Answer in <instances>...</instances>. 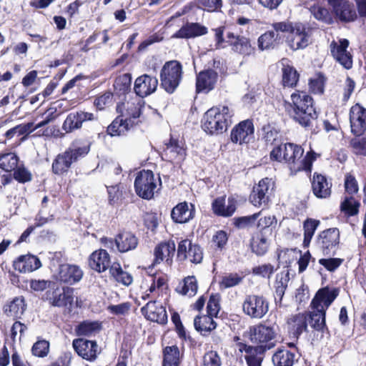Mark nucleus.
<instances>
[{
    "instance_id": "nucleus-1",
    "label": "nucleus",
    "mask_w": 366,
    "mask_h": 366,
    "mask_svg": "<svg viewBox=\"0 0 366 366\" xmlns=\"http://www.w3.org/2000/svg\"><path fill=\"white\" fill-rule=\"evenodd\" d=\"M246 333L250 342L255 345L237 342L239 352H244V356L261 355L263 357L267 351L273 349L277 345V332L274 325H267L264 321L249 326Z\"/></svg>"
},
{
    "instance_id": "nucleus-2",
    "label": "nucleus",
    "mask_w": 366,
    "mask_h": 366,
    "mask_svg": "<svg viewBox=\"0 0 366 366\" xmlns=\"http://www.w3.org/2000/svg\"><path fill=\"white\" fill-rule=\"evenodd\" d=\"M144 102L141 100L118 104L117 112L119 114L107 126V134L112 137L127 136L144 122Z\"/></svg>"
},
{
    "instance_id": "nucleus-3",
    "label": "nucleus",
    "mask_w": 366,
    "mask_h": 366,
    "mask_svg": "<svg viewBox=\"0 0 366 366\" xmlns=\"http://www.w3.org/2000/svg\"><path fill=\"white\" fill-rule=\"evenodd\" d=\"M314 99L306 91L296 89L290 95V101L285 100L283 107L286 114L302 127H312V122L318 117Z\"/></svg>"
},
{
    "instance_id": "nucleus-4",
    "label": "nucleus",
    "mask_w": 366,
    "mask_h": 366,
    "mask_svg": "<svg viewBox=\"0 0 366 366\" xmlns=\"http://www.w3.org/2000/svg\"><path fill=\"white\" fill-rule=\"evenodd\" d=\"M92 144L89 137L75 139L64 152L58 154L53 159L51 172L59 177L66 175L74 163L89 154Z\"/></svg>"
},
{
    "instance_id": "nucleus-5",
    "label": "nucleus",
    "mask_w": 366,
    "mask_h": 366,
    "mask_svg": "<svg viewBox=\"0 0 366 366\" xmlns=\"http://www.w3.org/2000/svg\"><path fill=\"white\" fill-rule=\"evenodd\" d=\"M212 31L214 33V46L217 49L228 46L232 51L242 56H249L255 53L254 44L249 37L227 30L224 26L214 28Z\"/></svg>"
},
{
    "instance_id": "nucleus-6",
    "label": "nucleus",
    "mask_w": 366,
    "mask_h": 366,
    "mask_svg": "<svg viewBox=\"0 0 366 366\" xmlns=\"http://www.w3.org/2000/svg\"><path fill=\"white\" fill-rule=\"evenodd\" d=\"M234 116V111L229 106H214L204 114L202 129L209 135L222 134L231 126Z\"/></svg>"
},
{
    "instance_id": "nucleus-7",
    "label": "nucleus",
    "mask_w": 366,
    "mask_h": 366,
    "mask_svg": "<svg viewBox=\"0 0 366 366\" xmlns=\"http://www.w3.org/2000/svg\"><path fill=\"white\" fill-rule=\"evenodd\" d=\"M304 149L300 144L291 142L285 157L283 164H285L293 175L305 171L311 173L313 162L317 159L318 154L312 149L308 151L305 157Z\"/></svg>"
},
{
    "instance_id": "nucleus-8",
    "label": "nucleus",
    "mask_w": 366,
    "mask_h": 366,
    "mask_svg": "<svg viewBox=\"0 0 366 366\" xmlns=\"http://www.w3.org/2000/svg\"><path fill=\"white\" fill-rule=\"evenodd\" d=\"M183 74V66L180 61H166L159 73L160 86L168 94H173L179 86Z\"/></svg>"
},
{
    "instance_id": "nucleus-9",
    "label": "nucleus",
    "mask_w": 366,
    "mask_h": 366,
    "mask_svg": "<svg viewBox=\"0 0 366 366\" xmlns=\"http://www.w3.org/2000/svg\"><path fill=\"white\" fill-rule=\"evenodd\" d=\"M158 184L162 185L159 177L156 178L152 170L142 169L137 172L134 187L139 197L149 200L154 197Z\"/></svg>"
},
{
    "instance_id": "nucleus-10",
    "label": "nucleus",
    "mask_w": 366,
    "mask_h": 366,
    "mask_svg": "<svg viewBox=\"0 0 366 366\" xmlns=\"http://www.w3.org/2000/svg\"><path fill=\"white\" fill-rule=\"evenodd\" d=\"M204 258V249L197 242L189 238L182 239L177 244V261L184 262L189 261L194 264H201Z\"/></svg>"
},
{
    "instance_id": "nucleus-11",
    "label": "nucleus",
    "mask_w": 366,
    "mask_h": 366,
    "mask_svg": "<svg viewBox=\"0 0 366 366\" xmlns=\"http://www.w3.org/2000/svg\"><path fill=\"white\" fill-rule=\"evenodd\" d=\"M275 183L271 178L264 177L253 186L249 199L256 207H267L274 194Z\"/></svg>"
},
{
    "instance_id": "nucleus-12",
    "label": "nucleus",
    "mask_w": 366,
    "mask_h": 366,
    "mask_svg": "<svg viewBox=\"0 0 366 366\" xmlns=\"http://www.w3.org/2000/svg\"><path fill=\"white\" fill-rule=\"evenodd\" d=\"M269 302L263 295H246L242 303V311L252 319L260 320L269 311Z\"/></svg>"
},
{
    "instance_id": "nucleus-13",
    "label": "nucleus",
    "mask_w": 366,
    "mask_h": 366,
    "mask_svg": "<svg viewBox=\"0 0 366 366\" xmlns=\"http://www.w3.org/2000/svg\"><path fill=\"white\" fill-rule=\"evenodd\" d=\"M44 296L45 300L50 305L64 307L72 305L74 302V288L69 287H60L53 282Z\"/></svg>"
},
{
    "instance_id": "nucleus-14",
    "label": "nucleus",
    "mask_w": 366,
    "mask_h": 366,
    "mask_svg": "<svg viewBox=\"0 0 366 366\" xmlns=\"http://www.w3.org/2000/svg\"><path fill=\"white\" fill-rule=\"evenodd\" d=\"M340 234L337 228H329L319 233L317 245L325 256H335L339 249Z\"/></svg>"
},
{
    "instance_id": "nucleus-15",
    "label": "nucleus",
    "mask_w": 366,
    "mask_h": 366,
    "mask_svg": "<svg viewBox=\"0 0 366 366\" xmlns=\"http://www.w3.org/2000/svg\"><path fill=\"white\" fill-rule=\"evenodd\" d=\"M333 11L335 22L350 23L357 19V9L348 0H327Z\"/></svg>"
},
{
    "instance_id": "nucleus-16",
    "label": "nucleus",
    "mask_w": 366,
    "mask_h": 366,
    "mask_svg": "<svg viewBox=\"0 0 366 366\" xmlns=\"http://www.w3.org/2000/svg\"><path fill=\"white\" fill-rule=\"evenodd\" d=\"M312 29L302 22H295V26L290 35L287 38L289 47L293 50L303 49L309 44Z\"/></svg>"
},
{
    "instance_id": "nucleus-17",
    "label": "nucleus",
    "mask_w": 366,
    "mask_h": 366,
    "mask_svg": "<svg viewBox=\"0 0 366 366\" xmlns=\"http://www.w3.org/2000/svg\"><path fill=\"white\" fill-rule=\"evenodd\" d=\"M72 346L80 357L90 362L96 361L102 352V349L96 340H90L84 337L74 339Z\"/></svg>"
},
{
    "instance_id": "nucleus-18",
    "label": "nucleus",
    "mask_w": 366,
    "mask_h": 366,
    "mask_svg": "<svg viewBox=\"0 0 366 366\" xmlns=\"http://www.w3.org/2000/svg\"><path fill=\"white\" fill-rule=\"evenodd\" d=\"M162 153L167 161L180 164L187 157V148L184 142L170 134L169 139L163 142Z\"/></svg>"
},
{
    "instance_id": "nucleus-19",
    "label": "nucleus",
    "mask_w": 366,
    "mask_h": 366,
    "mask_svg": "<svg viewBox=\"0 0 366 366\" xmlns=\"http://www.w3.org/2000/svg\"><path fill=\"white\" fill-rule=\"evenodd\" d=\"M229 137L233 144H248L254 137L253 120L247 119L240 121L232 129Z\"/></svg>"
},
{
    "instance_id": "nucleus-20",
    "label": "nucleus",
    "mask_w": 366,
    "mask_h": 366,
    "mask_svg": "<svg viewBox=\"0 0 366 366\" xmlns=\"http://www.w3.org/2000/svg\"><path fill=\"white\" fill-rule=\"evenodd\" d=\"M350 132L353 136L366 133V108L360 103L352 105L349 111Z\"/></svg>"
},
{
    "instance_id": "nucleus-21",
    "label": "nucleus",
    "mask_w": 366,
    "mask_h": 366,
    "mask_svg": "<svg viewBox=\"0 0 366 366\" xmlns=\"http://www.w3.org/2000/svg\"><path fill=\"white\" fill-rule=\"evenodd\" d=\"M176 252V244L174 240L169 239L158 243L154 249V259L152 267L164 262L171 266L173 263V257Z\"/></svg>"
},
{
    "instance_id": "nucleus-22",
    "label": "nucleus",
    "mask_w": 366,
    "mask_h": 366,
    "mask_svg": "<svg viewBox=\"0 0 366 366\" xmlns=\"http://www.w3.org/2000/svg\"><path fill=\"white\" fill-rule=\"evenodd\" d=\"M141 312L147 320L165 325L168 322L166 307L156 300L149 301L141 308Z\"/></svg>"
},
{
    "instance_id": "nucleus-23",
    "label": "nucleus",
    "mask_w": 366,
    "mask_h": 366,
    "mask_svg": "<svg viewBox=\"0 0 366 366\" xmlns=\"http://www.w3.org/2000/svg\"><path fill=\"white\" fill-rule=\"evenodd\" d=\"M340 289L337 287H330L326 286L317 290L315 297L311 301V309H323L327 312L329 307L337 297Z\"/></svg>"
},
{
    "instance_id": "nucleus-24",
    "label": "nucleus",
    "mask_w": 366,
    "mask_h": 366,
    "mask_svg": "<svg viewBox=\"0 0 366 366\" xmlns=\"http://www.w3.org/2000/svg\"><path fill=\"white\" fill-rule=\"evenodd\" d=\"M42 267V263L36 255L28 252L21 254L12 262V267L21 274L33 272Z\"/></svg>"
},
{
    "instance_id": "nucleus-25",
    "label": "nucleus",
    "mask_w": 366,
    "mask_h": 366,
    "mask_svg": "<svg viewBox=\"0 0 366 366\" xmlns=\"http://www.w3.org/2000/svg\"><path fill=\"white\" fill-rule=\"evenodd\" d=\"M156 76L144 74L138 76L134 84V92L137 96L144 98L154 93L158 86Z\"/></svg>"
},
{
    "instance_id": "nucleus-26",
    "label": "nucleus",
    "mask_w": 366,
    "mask_h": 366,
    "mask_svg": "<svg viewBox=\"0 0 366 366\" xmlns=\"http://www.w3.org/2000/svg\"><path fill=\"white\" fill-rule=\"evenodd\" d=\"M226 195L217 197L211 204L212 211L217 217H230L237 209V200L235 197L229 196L227 199V205H225Z\"/></svg>"
},
{
    "instance_id": "nucleus-27",
    "label": "nucleus",
    "mask_w": 366,
    "mask_h": 366,
    "mask_svg": "<svg viewBox=\"0 0 366 366\" xmlns=\"http://www.w3.org/2000/svg\"><path fill=\"white\" fill-rule=\"evenodd\" d=\"M84 272L79 266L71 264H61L59 267L57 280L69 285L79 282L83 277Z\"/></svg>"
},
{
    "instance_id": "nucleus-28",
    "label": "nucleus",
    "mask_w": 366,
    "mask_h": 366,
    "mask_svg": "<svg viewBox=\"0 0 366 366\" xmlns=\"http://www.w3.org/2000/svg\"><path fill=\"white\" fill-rule=\"evenodd\" d=\"M111 256L104 249H98L92 252L88 257L89 268L98 273L109 270L111 267Z\"/></svg>"
},
{
    "instance_id": "nucleus-29",
    "label": "nucleus",
    "mask_w": 366,
    "mask_h": 366,
    "mask_svg": "<svg viewBox=\"0 0 366 366\" xmlns=\"http://www.w3.org/2000/svg\"><path fill=\"white\" fill-rule=\"evenodd\" d=\"M208 33V28L199 22L184 23L172 36L174 39H190L206 35Z\"/></svg>"
},
{
    "instance_id": "nucleus-30",
    "label": "nucleus",
    "mask_w": 366,
    "mask_h": 366,
    "mask_svg": "<svg viewBox=\"0 0 366 366\" xmlns=\"http://www.w3.org/2000/svg\"><path fill=\"white\" fill-rule=\"evenodd\" d=\"M218 79V74L212 69L201 71L196 77V92L208 93L215 87Z\"/></svg>"
},
{
    "instance_id": "nucleus-31",
    "label": "nucleus",
    "mask_w": 366,
    "mask_h": 366,
    "mask_svg": "<svg viewBox=\"0 0 366 366\" xmlns=\"http://www.w3.org/2000/svg\"><path fill=\"white\" fill-rule=\"evenodd\" d=\"M286 323L290 337L298 341L300 335L307 330V315L305 312L292 315Z\"/></svg>"
},
{
    "instance_id": "nucleus-32",
    "label": "nucleus",
    "mask_w": 366,
    "mask_h": 366,
    "mask_svg": "<svg viewBox=\"0 0 366 366\" xmlns=\"http://www.w3.org/2000/svg\"><path fill=\"white\" fill-rule=\"evenodd\" d=\"M114 244L119 252L126 253L137 247L139 239L133 232L123 229L115 235Z\"/></svg>"
},
{
    "instance_id": "nucleus-33",
    "label": "nucleus",
    "mask_w": 366,
    "mask_h": 366,
    "mask_svg": "<svg viewBox=\"0 0 366 366\" xmlns=\"http://www.w3.org/2000/svg\"><path fill=\"white\" fill-rule=\"evenodd\" d=\"M195 206L192 203L188 204L184 201L178 203L171 212V218L177 224H185L193 219L195 217Z\"/></svg>"
},
{
    "instance_id": "nucleus-34",
    "label": "nucleus",
    "mask_w": 366,
    "mask_h": 366,
    "mask_svg": "<svg viewBox=\"0 0 366 366\" xmlns=\"http://www.w3.org/2000/svg\"><path fill=\"white\" fill-rule=\"evenodd\" d=\"M312 191L314 195L319 199H326L332 193V182L326 176L315 172L311 179Z\"/></svg>"
},
{
    "instance_id": "nucleus-35",
    "label": "nucleus",
    "mask_w": 366,
    "mask_h": 366,
    "mask_svg": "<svg viewBox=\"0 0 366 366\" xmlns=\"http://www.w3.org/2000/svg\"><path fill=\"white\" fill-rule=\"evenodd\" d=\"M298 360L299 355L295 351L287 350L284 345L277 347L272 356L274 366H294Z\"/></svg>"
},
{
    "instance_id": "nucleus-36",
    "label": "nucleus",
    "mask_w": 366,
    "mask_h": 366,
    "mask_svg": "<svg viewBox=\"0 0 366 366\" xmlns=\"http://www.w3.org/2000/svg\"><path fill=\"white\" fill-rule=\"evenodd\" d=\"M307 315V322L310 327L317 332L329 334L330 330L326 324V312L323 309H312V311L305 312Z\"/></svg>"
},
{
    "instance_id": "nucleus-37",
    "label": "nucleus",
    "mask_w": 366,
    "mask_h": 366,
    "mask_svg": "<svg viewBox=\"0 0 366 366\" xmlns=\"http://www.w3.org/2000/svg\"><path fill=\"white\" fill-rule=\"evenodd\" d=\"M26 308L25 299L23 296H18L8 301L3 307V312L8 317L18 320L21 317Z\"/></svg>"
},
{
    "instance_id": "nucleus-38",
    "label": "nucleus",
    "mask_w": 366,
    "mask_h": 366,
    "mask_svg": "<svg viewBox=\"0 0 366 366\" xmlns=\"http://www.w3.org/2000/svg\"><path fill=\"white\" fill-rule=\"evenodd\" d=\"M261 140L266 147L269 146L273 148L283 139L280 129L277 128L272 123H267L261 127Z\"/></svg>"
},
{
    "instance_id": "nucleus-39",
    "label": "nucleus",
    "mask_w": 366,
    "mask_h": 366,
    "mask_svg": "<svg viewBox=\"0 0 366 366\" xmlns=\"http://www.w3.org/2000/svg\"><path fill=\"white\" fill-rule=\"evenodd\" d=\"M194 327L203 337H208L217 327V323L214 317L208 315H199L194 319Z\"/></svg>"
},
{
    "instance_id": "nucleus-40",
    "label": "nucleus",
    "mask_w": 366,
    "mask_h": 366,
    "mask_svg": "<svg viewBox=\"0 0 366 366\" xmlns=\"http://www.w3.org/2000/svg\"><path fill=\"white\" fill-rule=\"evenodd\" d=\"M183 357L177 345L166 346L162 349V366H180Z\"/></svg>"
},
{
    "instance_id": "nucleus-41",
    "label": "nucleus",
    "mask_w": 366,
    "mask_h": 366,
    "mask_svg": "<svg viewBox=\"0 0 366 366\" xmlns=\"http://www.w3.org/2000/svg\"><path fill=\"white\" fill-rule=\"evenodd\" d=\"M109 273L112 279L124 286L128 287L133 282L132 275L129 272L124 271L121 264L117 261L112 263Z\"/></svg>"
},
{
    "instance_id": "nucleus-42",
    "label": "nucleus",
    "mask_w": 366,
    "mask_h": 366,
    "mask_svg": "<svg viewBox=\"0 0 366 366\" xmlns=\"http://www.w3.org/2000/svg\"><path fill=\"white\" fill-rule=\"evenodd\" d=\"M299 80L300 74L292 65H282L281 84L284 88H295Z\"/></svg>"
},
{
    "instance_id": "nucleus-43",
    "label": "nucleus",
    "mask_w": 366,
    "mask_h": 366,
    "mask_svg": "<svg viewBox=\"0 0 366 366\" xmlns=\"http://www.w3.org/2000/svg\"><path fill=\"white\" fill-rule=\"evenodd\" d=\"M269 245L265 232H257L250 239L251 249L257 256L264 255L269 249Z\"/></svg>"
},
{
    "instance_id": "nucleus-44",
    "label": "nucleus",
    "mask_w": 366,
    "mask_h": 366,
    "mask_svg": "<svg viewBox=\"0 0 366 366\" xmlns=\"http://www.w3.org/2000/svg\"><path fill=\"white\" fill-rule=\"evenodd\" d=\"M310 11L316 20L323 24L332 25L335 23L332 9L330 11L329 9L317 4L312 5Z\"/></svg>"
},
{
    "instance_id": "nucleus-45",
    "label": "nucleus",
    "mask_w": 366,
    "mask_h": 366,
    "mask_svg": "<svg viewBox=\"0 0 366 366\" xmlns=\"http://www.w3.org/2000/svg\"><path fill=\"white\" fill-rule=\"evenodd\" d=\"M198 290V283L194 276H187L184 277L182 282H179L176 288V291L182 295L189 297L194 296Z\"/></svg>"
},
{
    "instance_id": "nucleus-46",
    "label": "nucleus",
    "mask_w": 366,
    "mask_h": 366,
    "mask_svg": "<svg viewBox=\"0 0 366 366\" xmlns=\"http://www.w3.org/2000/svg\"><path fill=\"white\" fill-rule=\"evenodd\" d=\"M99 321L84 320L76 325L75 332L78 336H92L102 330Z\"/></svg>"
},
{
    "instance_id": "nucleus-47",
    "label": "nucleus",
    "mask_w": 366,
    "mask_h": 366,
    "mask_svg": "<svg viewBox=\"0 0 366 366\" xmlns=\"http://www.w3.org/2000/svg\"><path fill=\"white\" fill-rule=\"evenodd\" d=\"M79 109L69 113L62 124V129L66 134L81 129Z\"/></svg>"
},
{
    "instance_id": "nucleus-48",
    "label": "nucleus",
    "mask_w": 366,
    "mask_h": 366,
    "mask_svg": "<svg viewBox=\"0 0 366 366\" xmlns=\"http://www.w3.org/2000/svg\"><path fill=\"white\" fill-rule=\"evenodd\" d=\"M327 78L322 72H317L308 81L309 91L313 94L322 95L325 92Z\"/></svg>"
},
{
    "instance_id": "nucleus-49",
    "label": "nucleus",
    "mask_w": 366,
    "mask_h": 366,
    "mask_svg": "<svg viewBox=\"0 0 366 366\" xmlns=\"http://www.w3.org/2000/svg\"><path fill=\"white\" fill-rule=\"evenodd\" d=\"M290 280L289 272H287L285 274H277L274 284V300L275 302L281 303L285 291L287 288L288 282Z\"/></svg>"
},
{
    "instance_id": "nucleus-50",
    "label": "nucleus",
    "mask_w": 366,
    "mask_h": 366,
    "mask_svg": "<svg viewBox=\"0 0 366 366\" xmlns=\"http://www.w3.org/2000/svg\"><path fill=\"white\" fill-rule=\"evenodd\" d=\"M320 221L312 218H307L303 222L304 239L303 246L307 247L312 237L319 227Z\"/></svg>"
},
{
    "instance_id": "nucleus-51",
    "label": "nucleus",
    "mask_w": 366,
    "mask_h": 366,
    "mask_svg": "<svg viewBox=\"0 0 366 366\" xmlns=\"http://www.w3.org/2000/svg\"><path fill=\"white\" fill-rule=\"evenodd\" d=\"M290 143L291 142H283L282 140L277 144H276L269 152V160L272 162L282 164L285 160L284 156L287 154V150Z\"/></svg>"
},
{
    "instance_id": "nucleus-52",
    "label": "nucleus",
    "mask_w": 366,
    "mask_h": 366,
    "mask_svg": "<svg viewBox=\"0 0 366 366\" xmlns=\"http://www.w3.org/2000/svg\"><path fill=\"white\" fill-rule=\"evenodd\" d=\"M360 203L352 196L346 197L341 202L340 209L347 217H352L358 214Z\"/></svg>"
},
{
    "instance_id": "nucleus-53",
    "label": "nucleus",
    "mask_w": 366,
    "mask_h": 366,
    "mask_svg": "<svg viewBox=\"0 0 366 366\" xmlns=\"http://www.w3.org/2000/svg\"><path fill=\"white\" fill-rule=\"evenodd\" d=\"M132 74L125 73L117 76L114 83V89L120 94H125L131 89Z\"/></svg>"
},
{
    "instance_id": "nucleus-54",
    "label": "nucleus",
    "mask_w": 366,
    "mask_h": 366,
    "mask_svg": "<svg viewBox=\"0 0 366 366\" xmlns=\"http://www.w3.org/2000/svg\"><path fill=\"white\" fill-rule=\"evenodd\" d=\"M19 157L12 152L0 154V168L6 172L14 171L18 167Z\"/></svg>"
},
{
    "instance_id": "nucleus-55",
    "label": "nucleus",
    "mask_w": 366,
    "mask_h": 366,
    "mask_svg": "<svg viewBox=\"0 0 366 366\" xmlns=\"http://www.w3.org/2000/svg\"><path fill=\"white\" fill-rule=\"evenodd\" d=\"M349 146L355 154L366 156V135L353 136L349 142Z\"/></svg>"
},
{
    "instance_id": "nucleus-56",
    "label": "nucleus",
    "mask_w": 366,
    "mask_h": 366,
    "mask_svg": "<svg viewBox=\"0 0 366 366\" xmlns=\"http://www.w3.org/2000/svg\"><path fill=\"white\" fill-rule=\"evenodd\" d=\"M350 46V41L347 39H340L338 42L332 41L330 44V54L332 58L339 55L350 53L347 49Z\"/></svg>"
},
{
    "instance_id": "nucleus-57",
    "label": "nucleus",
    "mask_w": 366,
    "mask_h": 366,
    "mask_svg": "<svg viewBox=\"0 0 366 366\" xmlns=\"http://www.w3.org/2000/svg\"><path fill=\"white\" fill-rule=\"evenodd\" d=\"M260 214L261 212H259L252 215L235 217L233 219V224L237 229H244L252 227L254 224Z\"/></svg>"
},
{
    "instance_id": "nucleus-58",
    "label": "nucleus",
    "mask_w": 366,
    "mask_h": 366,
    "mask_svg": "<svg viewBox=\"0 0 366 366\" xmlns=\"http://www.w3.org/2000/svg\"><path fill=\"white\" fill-rule=\"evenodd\" d=\"M197 7L207 12L212 13L221 11L222 0H197Z\"/></svg>"
},
{
    "instance_id": "nucleus-59",
    "label": "nucleus",
    "mask_w": 366,
    "mask_h": 366,
    "mask_svg": "<svg viewBox=\"0 0 366 366\" xmlns=\"http://www.w3.org/2000/svg\"><path fill=\"white\" fill-rule=\"evenodd\" d=\"M243 278L237 273H229L222 277L219 282V288L222 290L235 287L242 282Z\"/></svg>"
},
{
    "instance_id": "nucleus-60",
    "label": "nucleus",
    "mask_w": 366,
    "mask_h": 366,
    "mask_svg": "<svg viewBox=\"0 0 366 366\" xmlns=\"http://www.w3.org/2000/svg\"><path fill=\"white\" fill-rule=\"evenodd\" d=\"M277 39L274 31H267L258 38V47L260 50L273 48Z\"/></svg>"
},
{
    "instance_id": "nucleus-61",
    "label": "nucleus",
    "mask_w": 366,
    "mask_h": 366,
    "mask_svg": "<svg viewBox=\"0 0 366 366\" xmlns=\"http://www.w3.org/2000/svg\"><path fill=\"white\" fill-rule=\"evenodd\" d=\"M108 200L111 205H118L122 204L123 193L120 189L119 184L112 186H107Z\"/></svg>"
},
{
    "instance_id": "nucleus-62",
    "label": "nucleus",
    "mask_w": 366,
    "mask_h": 366,
    "mask_svg": "<svg viewBox=\"0 0 366 366\" xmlns=\"http://www.w3.org/2000/svg\"><path fill=\"white\" fill-rule=\"evenodd\" d=\"M13 178L18 183L26 184L32 180L31 172L21 164L13 171Z\"/></svg>"
},
{
    "instance_id": "nucleus-63",
    "label": "nucleus",
    "mask_w": 366,
    "mask_h": 366,
    "mask_svg": "<svg viewBox=\"0 0 366 366\" xmlns=\"http://www.w3.org/2000/svg\"><path fill=\"white\" fill-rule=\"evenodd\" d=\"M113 100V93L110 91H106L103 94L98 95L94 100V106L99 111L104 110L107 106L112 104Z\"/></svg>"
},
{
    "instance_id": "nucleus-64",
    "label": "nucleus",
    "mask_w": 366,
    "mask_h": 366,
    "mask_svg": "<svg viewBox=\"0 0 366 366\" xmlns=\"http://www.w3.org/2000/svg\"><path fill=\"white\" fill-rule=\"evenodd\" d=\"M61 113L57 110L56 107H50L43 114L44 119L36 124V128L39 129L49 124L50 122L55 121Z\"/></svg>"
}]
</instances>
